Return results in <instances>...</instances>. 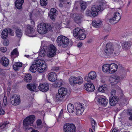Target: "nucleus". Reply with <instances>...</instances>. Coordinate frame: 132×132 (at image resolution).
I'll return each instance as SVG.
<instances>
[{"label":"nucleus","mask_w":132,"mask_h":132,"mask_svg":"<svg viewBox=\"0 0 132 132\" xmlns=\"http://www.w3.org/2000/svg\"><path fill=\"white\" fill-rule=\"evenodd\" d=\"M37 69V66L33 62L32 65L30 67L29 70L32 72L35 73Z\"/></svg>","instance_id":"37"},{"label":"nucleus","mask_w":132,"mask_h":132,"mask_svg":"<svg viewBox=\"0 0 132 132\" xmlns=\"http://www.w3.org/2000/svg\"><path fill=\"white\" fill-rule=\"evenodd\" d=\"M92 25L96 28L100 27L102 25V22L100 20H94L92 23Z\"/></svg>","instance_id":"25"},{"label":"nucleus","mask_w":132,"mask_h":132,"mask_svg":"<svg viewBox=\"0 0 132 132\" xmlns=\"http://www.w3.org/2000/svg\"><path fill=\"white\" fill-rule=\"evenodd\" d=\"M0 62L3 65L6 67L9 64V61L7 58L5 57H3L1 59Z\"/></svg>","instance_id":"26"},{"label":"nucleus","mask_w":132,"mask_h":132,"mask_svg":"<svg viewBox=\"0 0 132 132\" xmlns=\"http://www.w3.org/2000/svg\"><path fill=\"white\" fill-rule=\"evenodd\" d=\"M24 56L26 57L27 58H29L30 57V56L29 55H25Z\"/></svg>","instance_id":"63"},{"label":"nucleus","mask_w":132,"mask_h":132,"mask_svg":"<svg viewBox=\"0 0 132 132\" xmlns=\"http://www.w3.org/2000/svg\"><path fill=\"white\" fill-rule=\"evenodd\" d=\"M22 63L21 62H16L14 64L13 66V69L16 71H18L19 68L22 67Z\"/></svg>","instance_id":"30"},{"label":"nucleus","mask_w":132,"mask_h":132,"mask_svg":"<svg viewBox=\"0 0 132 132\" xmlns=\"http://www.w3.org/2000/svg\"><path fill=\"white\" fill-rule=\"evenodd\" d=\"M76 109V114L78 115H81L84 110V105L81 103L78 104Z\"/></svg>","instance_id":"18"},{"label":"nucleus","mask_w":132,"mask_h":132,"mask_svg":"<svg viewBox=\"0 0 132 132\" xmlns=\"http://www.w3.org/2000/svg\"><path fill=\"white\" fill-rule=\"evenodd\" d=\"M76 77H71L69 79L70 84L73 86L76 84Z\"/></svg>","instance_id":"33"},{"label":"nucleus","mask_w":132,"mask_h":132,"mask_svg":"<svg viewBox=\"0 0 132 132\" xmlns=\"http://www.w3.org/2000/svg\"><path fill=\"white\" fill-rule=\"evenodd\" d=\"M36 123L37 126H40L42 123V121L40 120H38L37 121Z\"/></svg>","instance_id":"53"},{"label":"nucleus","mask_w":132,"mask_h":132,"mask_svg":"<svg viewBox=\"0 0 132 132\" xmlns=\"http://www.w3.org/2000/svg\"><path fill=\"white\" fill-rule=\"evenodd\" d=\"M9 124V122L7 121L4 122L0 124V130H3L6 128L7 127L8 125Z\"/></svg>","instance_id":"31"},{"label":"nucleus","mask_w":132,"mask_h":132,"mask_svg":"<svg viewBox=\"0 0 132 132\" xmlns=\"http://www.w3.org/2000/svg\"><path fill=\"white\" fill-rule=\"evenodd\" d=\"M83 15L81 14H79L75 16L74 18L75 22L77 23H80L81 22L82 19L83 18Z\"/></svg>","instance_id":"29"},{"label":"nucleus","mask_w":132,"mask_h":132,"mask_svg":"<svg viewBox=\"0 0 132 132\" xmlns=\"http://www.w3.org/2000/svg\"><path fill=\"white\" fill-rule=\"evenodd\" d=\"M63 84V81L62 80H60L54 84L53 85V86L55 88H59L62 86Z\"/></svg>","instance_id":"39"},{"label":"nucleus","mask_w":132,"mask_h":132,"mask_svg":"<svg viewBox=\"0 0 132 132\" xmlns=\"http://www.w3.org/2000/svg\"><path fill=\"white\" fill-rule=\"evenodd\" d=\"M82 45V43H79L77 44V46L80 48Z\"/></svg>","instance_id":"57"},{"label":"nucleus","mask_w":132,"mask_h":132,"mask_svg":"<svg viewBox=\"0 0 132 132\" xmlns=\"http://www.w3.org/2000/svg\"><path fill=\"white\" fill-rule=\"evenodd\" d=\"M91 122L93 128L94 130H95V126L96 124V123L94 119H92L91 120Z\"/></svg>","instance_id":"48"},{"label":"nucleus","mask_w":132,"mask_h":132,"mask_svg":"<svg viewBox=\"0 0 132 132\" xmlns=\"http://www.w3.org/2000/svg\"><path fill=\"white\" fill-rule=\"evenodd\" d=\"M111 80L113 81V83L115 84L117 83L118 81L121 80L119 76H116L114 78H111Z\"/></svg>","instance_id":"40"},{"label":"nucleus","mask_w":132,"mask_h":132,"mask_svg":"<svg viewBox=\"0 0 132 132\" xmlns=\"http://www.w3.org/2000/svg\"><path fill=\"white\" fill-rule=\"evenodd\" d=\"M118 98L116 96H114L111 97L109 99V103L111 106H114L118 102Z\"/></svg>","instance_id":"22"},{"label":"nucleus","mask_w":132,"mask_h":132,"mask_svg":"<svg viewBox=\"0 0 132 132\" xmlns=\"http://www.w3.org/2000/svg\"><path fill=\"white\" fill-rule=\"evenodd\" d=\"M126 77V74H123L121 75L120 76V78L121 80L122 79H123L125 78Z\"/></svg>","instance_id":"54"},{"label":"nucleus","mask_w":132,"mask_h":132,"mask_svg":"<svg viewBox=\"0 0 132 132\" xmlns=\"http://www.w3.org/2000/svg\"><path fill=\"white\" fill-rule=\"evenodd\" d=\"M15 33L17 37H18L20 38L22 36V32L20 29L18 28L16 29Z\"/></svg>","instance_id":"38"},{"label":"nucleus","mask_w":132,"mask_h":132,"mask_svg":"<svg viewBox=\"0 0 132 132\" xmlns=\"http://www.w3.org/2000/svg\"><path fill=\"white\" fill-rule=\"evenodd\" d=\"M52 29L50 24H47V25L44 23H41L37 27V31L38 32L41 34H44L47 33L48 30Z\"/></svg>","instance_id":"2"},{"label":"nucleus","mask_w":132,"mask_h":132,"mask_svg":"<svg viewBox=\"0 0 132 132\" xmlns=\"http://www.w3.org/2000/svg\"><path fill=\"white\" fill-rule=\"evenodd\" d=\"M3 44L4 45L7 46L9 44V42L7 41H5L4 42Z\"/></svg>","instance_id":"55"},{"label":"nucleus","mask_w":132,"mask_h":132,"mask_svg":"<svg viewBox=\"0 0 132 132\" xmlns=\"http://www.w3.org/2000/svg\"><path fill=\"white\" fill-rule=\"evenodd\" d=\"M118 66L114 63L110 64H104L102 67V69L103 72L108 73H113L117 71Z\"/></svg>","instance_id":"1"},{"label":"nucleus","mask_w":132,"mask_h":132,"mask_svg":"<svg viewBox=\"0 0 132 132\" xmlns=\"http://www.w3.org/2000/svg\"><path fill=\"white\" fill-rule=\"evenodd\" d=\"M0 50L2 52L4 53L6 52L7 50V48L5 47H3L0 48Z\"/></svg>","instance_id":"50"},{"label":"nucleus","mask_w":132,"mask_h":132,"mask_svg":"<svg viewBox=\"0 0 132 132\" xmlns=\"http://www.w3.org/2000/svg\"><path fill=\"white\" fill-rule=\"evenodd\" d=\"M67 110L70 113H72L74 112V106L71 104H69L67 106Z\"/></svg>","instance_id":"34"},{"label":"nucleus","mask_w":132,"mask_h":132,"mask_svg":"<svg viewBox=\"0 0 132 132\" xmlns=\"http://www.w3.org/2000/svg\"><path fill=\"white\" fill-rule=\"evenodd\" d=\"M27 87L29 90L32 91H35L36 88V85L32 84H28L27 85Z\"/></svg>","instance_id":"32"},{"label":"nucleus","mask_w":132,"mask_h":132,"mask_svg":"<svg viewBox=\"0 0 132 132\" xmlns=\"http://www.w3.org/2000/svg\"><path fill=\"white\" fill-rule=\"evenodd\" d=\"M85 15L87 16H91L92 15V12L89 10H87L86 11Z\"/></svg>","instance_id":"47"},{"label":"nucleus","mask_w":132,"mask_h":132,"mask_svg":"<svg viewBox=\"0 0 132 132\" xmlns=\"http://www.w3.org/2000/svg\"><path fill=\"white\" fill-rule=\"evenodd\" d=\"M119 4H120V6H123V3L121 1H119Z\"/></svg>","instance_id":"60"},{"label":"nucleus","mask_w":132,"mask_h":132,"mask_svg":"<svg viewBox=\"0 0 132 132\" xmlns=\"http://www.w3.org/2000/svg\"><path fill=\"white\" fill-rule=\"evenodd\" d=\"M35 31L34 28L32 26L28 25L25 30L26 34L29 36L34 37L36 35Z\"/></svg>","instance_id":"11"},{"label":"nucleus","mask_w":132,"mask_h":132,"mask_svg":"<svg viewBox=\"0 0 132 132\" xmlns=\"http://www.w3.org/2000/svg\"><path fill=\"white\" fill-rule=\"evenodd\" d=\"M83 30H84L81 29L79 28H76L73 31V35L76 38L78 39V38L79 37V36L81 34V33H82Z\"/></svg>","instance_id":"19"},{"label":"nucleus","mask_w":132,"mask_h":132,"mask_svg":"<svg viewBox=\"0 0 132 132\" xmlns=\"http://www.w3.org/2000/svg\"><path fill=\"white\" fill-rule=\"evenodd\" d=\"M107 86L106 85H103L100 87L98 88L99 91L104 92H105V90H106Z\"/></svg>","instance_id":"41"},{"label":"nucleus","mask_w":132,"mask_h":132,"mask_svg":"<svg viewBox=\"0 0 132 132\" xmlns=\"http://www.w3.org/2000/svg\"><path fill=\"white\" fill-rule=\"evenodd\" d=\"M116 92V91L115 90H112L111 92V93L112 94H114Z\"/></svg>","instance_id":"58"},{"label":"nucleus","mask_w":132,"mask_h":132,"mask_svg":"<svg viewBox=\"0 0 132 132\" xmlns=\"http://www.w3.org/2000/svg\"><path fill=\"white\" fill-rule=\"evenodd\" d=\"M3 104H4L5 106H6L7 104V100H3Z\"/></svg>","instance_id":"56"},{"label":"nucleus","mask_w":132,"mask_h":132,"mask_svg":"<svg viewBox=\"0 0 132 132\" xmlns=\"http://www.w3.org/2000/svg\"><path fill=\"white\" fill-rule=\"evenodd\" d=\"M47 47L45 46L42 47L39 53V56L41 57H44L46 52L47 53Z\"/></svg>","instance_id":"20"},{"label":"nucleus","mask_w":132,"mask_h":132,"mask_svg":"<svg viewBox=\"0 0 132 132\" xmlns=\"http://www.w3.org/2000/svg\"><path fill=\"white\" fill-rule=\"evenodd\" d=\"M31 75L29 74H27L24 77V80L27 82H30L31 81Z\"/></svg>","instance_id":"35"},{"label":"nucleus","mask_w":132,"mask_h":132,"mask_svg":"<svg viewBox=\"0 0 132 132\" xmlns=\"http://www.w3.org/2000/svg\"><path fill=\"white\" fill-rule=\"evenodd\" d=\"M76 83L79 85L82 84L83 82V80L82 78L80 76L76 77Z\"/></svg>","instance_id":"36"},{"label":"nucleus","mask_w":132,"mask_h":132,"mask_svg":"<svg viewBox=\"0 0 132 132\" xmlns=\"http://www.w3.org/2000/svg\"><path fill=\"white\" fill-rule=\"evenodd\" d=\"M35 117L34 115L28 116L23 121V123L24 127L27 129V127L32 125L33 122L35 120Z\"/></svg>","instance_id":"7"},{"label":"nucleus","mask_w":132,"mask_h":132,"mask_svg":"<svg viewBox=\"0 0 132 132\" xmlns=\"http://www.w3.org/2000/svg\"><path fill=\"white\" fill-rule=\"evenodd\" d=\"M23 2L24 0H16L15 3L16 7L18 9H21Z\"/></svg>","instance_id":"27"},{"label":"nucleus","mask_w":132,"mask_h":132,"mask_svg":"<svg viewBox=\"0 0 132 132\" xmlns=\"http://www.w3.org/2000/svg\"><path fill=\"white\" fill-rule=\"evenodd\" d=\"M114 46V47H117L118 48V50L117 51L114 50L113 47L112 45V44L109 43L106 44V48L105 50V52L108 55L113 53V52H114V54L115 55H117L119 54V49L120 48V46L118 44Z\"/></svg>","instance_id":"3"},{"label":"nucleus","mask_w":132,"mask_h":132,"mask_svg":"<svg viewBox=\"0 0 132 132\" xmlns=\"http://www.w3.org/2000/svg\"><path fill=\"white\" fill-rule=\"evenodd\" d=\"M31 132H39L38 130H32Z\"/></svg>","instance_id":"61"},{"label":"nucleus","mask_w":132,"mask_h":132,"mask_svg":"<svg viewBox=\"0 0 132 132\" xmlns=\"http://www.w3.org/2000/svg\"><path fill=\"white\" fill-rule=\"evenodd\" d=\"M84 88L88 92H91L93 91L95 89L93 84L91 83L85 84L84 86Z\"/></svg>","instance_id":"17"},{"label":"nucleus","mask_w":132,"mask_h":132,"mask_svg":"<svg viewBox=\"0 0 132 132\" xmlns=\"http://www.w3.org/2000/svg\"><path fill=\"white\" fill-rule=\"evenodd\" d=\"M81 9L82 10L84 11L86 8V5L85 2H82L80 3Z\"/></svg>","instance_id":"44"},{"label":"nucleus","mask_w":132,"mask_h":132,"mask_svg":"<svg viewBox=\"0 0 132 132\" xmlns=\"http://www.w3.org/2000/svg\"><path fill=\"white\" fill-rule=\"evenodd\" d=\"M47 56L52 57L55 55L56 53V48L53 45H50L49 47H47Z\"/></svg>","instance_id":"10"},{"label":"nucleus","mask_w":132,"mask_h":132,"mask_svg":"<svg viewBox=\"0 0 132 132\" xmlns=\"http://www.w3.org/2000/svg\"><path fill=\"white\" fill-rule=\"evenodd\" d=\"M57 12V10L55 8H52L51 9L50 16L51 19L52 20L55 19Z\"/></svg>","instance_id":"23"},{"label":"nucleus","mask_w":132,"mask_h":132,"mask_svg":"<svg viewBox=\"0 0 132 132\" xmlns=\"http://www.w3.org/2000/svg\"><path fill=\"white\" fill-rule=\"evenodd\" d=\"M85 32V30H83L82 33H81L80 35H79V37L78 38V39H79L80 40H83L86 37V36L85 34L84 33Z\"/></svg>","instance_id":"45"},{"label":"nucleus","mask_w":132,"mask_h":132,"mask_svg":"<svg viewBox=\"0 0 132 132\" xmlns=\"http://www.w3.org/2000/svg\"><path fill=\"white\" fill-rule=\"evenodd\" d=\"M49 80L52 82L54 81L57 79V76L55 73L51 72L48 73V75Z\"/></svg>","instance_id":"21"},{"label":"nucleus","mask_w":132,"mask_h":132,"mask_svg":"<svg viewBox=\"0 0 132 132\" xmlns=\"http://www.w3.org/2000/svg\"><path fill=\"white\" fill-rule=\"evenodd\" d=\"M47 0H40V3L42 6H45L47 4Z\"/></svg>","instance_id":"46"},{"label":"nucleus","mask_w":132,"mask_h":132,"mask_svg":"<svg viewBox=\"0 0 132 132\" xmlns=\"http://www.w3.org/2000/svg\"><path fill=\"white\" fill-rule=\"evenodd\" d=\"M37 66V71L40 73L43 72L47 67L45 62L41 60H35L33 62Z\"/></svg>","instance_id":"5"},{"label":"nucleus","mask_w":132,"mask_h":132,"mask_svg":"<svg viewBox=\"0 0 132 132\" xmlns=\"http://www.w3.org/2000/svg\"><path fill=\"white\" fill-rule=\"evenodd\" d=\"M5 113V111L3 109L0 108V114L1 115H3Z\"/></svg>","instance_id":"52"},{"label":"nucleus","mask_w":132,"mask_h":132,"mask_svg":"<svg viewBox=\"0 0 132 132\" xmlns=\"http://www.w3.org/2000/svg\"><path fill=\"white\" fill-rule=\"evenodd\" d=\"M96 77L97 75L95 72L93 71L89 73L88 76L86 77L85 79L86 81L89 82L90 81V79H94L96 78Z\"/></svg>","instance_id":"15"},{"label":"nucleus","mask_w":132,"mask_h":132,"mask_svg":"<svg viewBox=\"0 0 132 132\" xmlns=\"http://www.w3.org/2000/svg\"><path fill=\"white\" fill-rule=\"evenodd\" d=\"M98 101L100 104L104 106H106L108 103V100L107 99L102 97L99 98Z\"/></svg>","instance_id":"24"},{"label":"nucleus","mask_w":132,"mask_h":132,"mask_svg":"<svg viewBox=\"0 0 132 132\" xmlns=\"http://www.w3.org/2000/svg\"><path fill=\"white\" fill-rule=\"evenodd\" d=\"M59 69V68L58 67H54L52 68V70L53 71H56L58 70Z\"/></svg>","instance_id":"51"},{"label":"nucleus","mask_w":132,"mask_h":132,"mask_svg":"<svg viewBox=\"0 0 132 132\" xmlns=\"http://www.w3.org/2000/svg\"><path fill=\"white\" fill-rule=\"evenodd\" d=\"M10 34L11 36H13L14 33L12 32V30L9 28H7L4 29L2 31L1 36L3 39H6L8 36V35Z\"/></svg>","instance_id":"12"},{"label":"nucleus","mask_w":132,"mask_h":132,"mask_svg":"<svg viewBox=\"0 0 132 132\" xmlns=\"http://www.w3.org/2000/svg\"><path fill=\"white\" fill-rule=\"evenodd\" d=\"M131 44V43L130 42H126L122 44V47L124 49L128 50L129 49Z\"/></svg>","instance_id":"28"},{"label":"nucleus","mask_w":132,"mask_h":132,"mask_svg":"<svg viewBox=\"0 0 132 132\" xmlns=\"http://www.w3.org/2000/svg\"><path fill=\"white\" fill-rule=\"evenodd\" d=\"M64 132H76V129L75 125L73 124H65L63 127Z\"/></svg>","instance_id":"9"},{"label":"nucleus","mask_w":132,"mask_h":132,"mask_svg":"<svg viewBox=\"0 0 132 132\" xmlns=\"http://www.w3.org/2000/svg\"><path fill=\"white\" fill-rule=\"evenodd\" d=\"M56 41L59 46H61L63 47L67 46L69 43V39L63 36H58Z\"/></svg>","instance_id":"4"},{"label":"nucleus","mask_w":132,"mask_h":132,"mask_svg":"<svg viewBox=\"0 0 132 132\" xmlns=\"http://www.w3.org/2000/svg\"><path fill=\"white\" fill-rule=\"evenodd\" d=\"M49 85L47 83H41L38 87V88L40 90L43 92H46L49 88Z\"/></svg>","instance_id":"16"},{"label":"nucleus","mask_w":132,"mask_h":132,"mask_svg":"<svg viewBox=\"0 0 132 132\" xmlns=\"http://www.w3.org/2000/svg\"><path fill=\"white\" fill-rule=\"evenodd\" d=\"M105 4H101L98 5H93L91 8L92 12V16H95L98 14V12L100 11H102L104 9Z\"/></svg>","instance_id":"6"},{"label":"nucleus","mask_w":132,"mask_h":132,"mask_svg":"<svg viewBox=\"0 0 132 132\" xmlns=\"http://www.w3.org/2000/svg\"><path fill=\"white\" fill-rule=\"evenodd\" d=\"M60 3L59 4V6L60 7H63L64 4H70L69 2H67V0H59Z\"/></svg>","instance_id":"42"},{"label":"nucleus","mask_w":132,"mask_h":132,"mask_svg":"<svg viewBox=\"0 0 132 132\" xmlns=\"http://www.w3.org/2000/svg\"><path fill=\"white\" fill-rule=\"evenodd\" d=\"M18 53L17 48L14 49L11 52V55L12 56H15V57L17 56L18 55Z\"/></svg>","instance_id":"43"},{"label":"nucleus","mask_w":132,"mask_h":132,"mask_svg":"<svg viewBox=\"0 0 132 132\" xmlns=\"http://www.w3.org/2000/svg\"><path fill=\"white\" fill-rule=\"evenodd\" d=\"M10 99L11 100V104L14 106L19 105L21 101L19 96L16 94L12 95Z\"/></svg>","instance_id":"13"},{"label":"nucleus","mask_w":132,"mask_h":132,"mask_svg":"<svg viewBox=\"0 0 132 132\" xmlns=\"http://www.w3.org/2000/svg\"><path fill=\"white\" fill-rule=\"evenodd\" d=\"M128 113L130 116V117L129 118V120L132 121V110H129Z\"/></svg>","instance_id":"49"},{"label":"nucleus","mask_w":132,"mask_h":132,"mask_svg":"<svg viewBox=\"0 0 132 132\" xmlns=\"http://www.w3.org/2000/svg\"><path fill=\"white\" fill-rule=\"evenodd\" d=\"M67 93V88L62 87L60 88L58 90V93L56 95V97L57 100H62Z\"/></svg>","instance_id":"8"},{"label":"nucleus","mask_w":132,"mask_h":132,"mask_svg":"<svg viewBox=\"0 0 132 132\" xmlns=\"http://www.w3.org/2000/svg\"><path fill=\"white\" fill-rule=\"evenodd\" d=\"M121 18L120 14L116 12H115L113 17L109 20V21L111 23L115 24L119 22Z\"/></svg>","instance_id":"14"},{"label":"nucleus","mask_w":132,"mask_h":132,"mask_svg":"<svg viewBox=\"0 0 132 132\" xmlns=\"http://www.w3.org/2000/svg\"><path fill=\"white\" fill-rule=\"evenodd\" d=\"M63 112V111L62 110L60 113L59 116H60L61 115H62Z\"/></svg>","instance_id":"62"},{"label":"nucleus","mask_w":132,"mask_h":132,"mask_svg":"<svg viewBox=\"0 0 132 132\" xmlns=\"http://www.w3.org/2000/svg\"><path fill=\"white\" fill-rule=\"evenodd\" d=\"M3 100H7V97L6 96H4V97Z\"/></svg>","instance_id":"64"},{"label":"nucleus","mask_w":132,"mask_h":132,"mask_svg":"<svg viewBox=\"0 0 132 132\" xmlns=\"http://www.w3.org/2000/svg\"><path fill=\"white\" fill-rule=\"evenodd\" d=\"M119 131L116 128L112 130V132H119Z\"/></svg>","instance_id":"59"}]
</instances>
